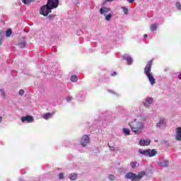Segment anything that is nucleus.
Segmentation results:
<instances>
[{"mask_svg": "<svg viewBox=\"0 0 181 181\" xmlns=\"http://www.w3.org/2000/svg\"><path fill=\"white\" fill-rule=\"evenodd\" d=\"M152 63H153L152 59L148 62V64L144 68V74H146L150 84L151 86H153L155 83H156V79H155V78L153 77V75L152 74V72H151V70H152Z\"/></svg>", "mask_w": 181, "mask_h": 181, "instance_id": "nucleus-1", "label": "nucleus"}, {"mask_svg": "<svg viewBox=\"0 0 181 181\" xmlns=\"http://www.w3.org/2000/svg\"><path fill=\"white\" fill-rule=\"evenodd\" d=\"M129 126L132 132L136 134V135H139L144 130V128H145V124L142 122H138L136 119L130 123Z\"/></svg>", "mask_w": 181, "mask_h": 181, "instance_id": "nucleus-2", "label": "nucleus"}, {"mask_svg": "<svg viewBox=\"0 0 181 181\" xmlns=\"http://www.w3.org/2000/svg\"><path fill=\"white\" fill-rule=\"evenodd\" d=\"M143 176H145V172L144 171L140 172L138 175L129 172L125 175V178L129 179L130 180L139 181L142 179Z\"/></svg>", "mask_w": 181, "mask_h": 181, "instance_id": "nucleus-3", "label": "nucleus"}, {"mask_svg": "<svg viewBox=\"0 0 181 181\" xmlns=\"http://www.w3.org/2000/svg\"><path fill=\"white\" fill-rule=\"evenodd\" d=\"M139 152L141 155H144V156H148L149 158H152L155 156L158 153V151L156 149H146V150H142V149H139Z\"/></svg>", "mask_w": 181, "mask_h": 181, "instance_id": "nucleus-4", "label": "nucleus"}, {"mask_svg": "<svg viewBox=\"0 0 181 181\" xmlns=\"http://www.w3.org/2000/svg\"><path fill=\"white\" fill-rule=\"evenodd\" d=\"M52 8H50L47 4L42 6L40 9V15L43 16H47L49 13H52Z\"/></svg>", "mask_w": 181, "mask_h": 181, "instance_id": "nucleus-5", "label": "nucleus"}, {"mask_svg": "<svg viewBox=\"0 0 181 181\" xmlns=\"http://www.w3.org/2000/svg\"><path fill=\"white\" fill-rule=\"evenodd\" d=\"M47 5L51 9H56L59 6V0H47Z\"/></svg>", "mask_w": 181, "mask_h": 181, "instance_id": "nucleus-6", "label": "nucleus"}, {"mask_svg": "<svg viewBox=\"0 0 181 181\" xmlns=\"http://www.w3.org/2000/svg\"><path fill=\"white\" fill-rule=\"evenodd\" d=\"M88 144H90V137L87 135H84L81 140V144L82 146H87Z\"/></svg>", "mask_w": 181, "mask_h": 181, "instance_id": "nucleus-7", "label": "nucleus"}, {"mask_svg": "<svg viewBox=\"0 0 181 181\" xmlns=\"http://www.w3.org/2000/svg\"><path fill=\"white\" fill-rule=\"evenodd\" d=\"M109 12H111V8H108L103 6L100 9V15H104V16H105L107 13H109Z\"/></svg>", "mask_w": 181, "mask_h": 181, "instance_id": "nucleus-8", "label": "nucleus"}, {"mask_svg": "<svg viewBox=\"0 0 181 181\" xmlns=\"http://www.w3.org/2000/svg\"><path fill=\"white\" fill-rule=\"evenodd\" d=\"M123 60H126V62H127L128 66H131L134 59H132V57H131V55L124 54L123 55Z\"/></svg>", "mask_w": 181, "mask_h": 181, "instance_id": "nucleus-9", "label": "nucleus"}, {"mask_svg": "<svg viewBox=\"0 0 181 181\" xmlns=\"http://www.w3.org/2000/svg\"><path fill=\"white\" fill-rule=\"evenodd\" d=\"M165 126H166V121L165 120V118L163 117L160 118L159 122L156 124V127L158 128L162 129V128H165Z\"/></svg>", "mask_w": 181, "mask_h": 181, "instance_id": "nucleus-10", "label": "nucleus"}, {"mask_svg": "<svg viewBox=\"0 0 181 181\" xmlns=\"http://www.w3.org/2000/svg\"><path fill=\"white\" fill-rule=\"evenodd\" d=\"M85 99L86 93L84 92V90L79 92V93L76 96V100H78V101H84Z\"/></svg>", "mask_w": 181, "mask_h": 181, "instance_id": "nucleus-11", "label": "nucleus"}, {"mask_svg": "<svg viewBox=\"0 0 181 181\" xmlns=\"http://www.w3.org/2000/svg\"><path fill=\"white\" fill-rule=\"evenodd\" d=\"M151 144V140L149 139H142L139 141V145L141 146H148Z\"/></svg>", "mask_w": 181, "mask_h": 181, "instance_id": "nucleus-12", "label": "nucleus"}, {"mask_svg": "<svg viewBox=\"0 0 181 181\" xmlns=\"http://www.w3.org/2000/svg\"><path fill=\"white\" fill-rule=\"evenodd\" d=\"M153 103V98H146L145 101L143 102V104L146 108H148V107H149V105L152 104Z\"/></svg>", "mask_w": 181, "mask_h": 181, "instance_id": "nucleus-13", "label": "nucleus"}, {"mask_svg": "<svg viewBox=\"0 0 181 181\" xmlns=\"http://www.w3.org/2000/svg\"><path fill=\"white\" fill-rule=\"evenodd\" d=\"M21 121L22 122H33V117L32 116H25V117H21Z\"/></svg>", "mask_w": 181, "mask_h": 181, "instance_id": "nucleus-14", "label": "nucleus"}, {"mask_svg": "<svg viewBox=\"0 0 181 181\" xmlns=\"http://www.w3.org/2000/svg\"><path fill=\"white\" fill-rule=\"evenodd\" d=\"M158 165L162 168H168V166H169V160H160L158 162Z\"/></svg>", "mask_w": 181, "mask_h": 181, "instance_id": "nucleus-15", "label": "nucleus"}, {"mask_svg": "<svg viewBox=\"0 0 181 181\" xmlns=\"http://www.w3.org/2000/svg\"><path fill=\"white\" fill-rule=\"evenodd\" d=\"M52 115H53L52 113L47 112L42 115V118H44V119H49L52 118Z\"/></svg>", "mask_w": 181, "mask_h": 181, "instance_id": "nucleus-16", "label": "nucleus"}, {"mask_svg": "<svg viewBox=\"0 0 181 181\" xmlns=\"http://www.w3.org/2000/svg\"><path fill=\"white\" fill-rule=\"evenodd\" d=\"M111 18H112V13H108L105 16V19L107 22H110L111 21Z\"/></svg>", "mask_w": 181, "mask_h": 181, "instance_id": "nucleus-17", "label": "nucleus"}, {"mask_svg": "<svg viewBox=\"0 0 181 181\" xmlns=\"http://www.w3.org/2000/svg\"><path fill=\"white\" fill-rule=\"evenodd\" d=\"M69 179L71 180H76V179H77V174L76 173H71L69 175Z\"/></svg>", "mask_w": 181, "mask_h": 181, "instance_id": "nucleus-18", "label": "nucleus"}, {"mask_svg": "<svg viewBox=\"0 0 181 181\" xmlns=\"http://www.w3.org/2000/svg\"><path fill=\"white\" fill-rule=\"evenodd\" d=\"M156 29H158V24L155 23V24H152L151 25V30L152 32H155V30H156Z\"/></svg>", "mask_w": 181, "mask_h": 181, "instance_id": "nucleus-19", "label": "nucleus"}, {"mask_svg": "<svg viewBox=\"0 0 181 181\" xmlns=\"http://www.w3.org/2000/svg\"><path fill=\"white\" fill-rule=\"evenodd\" d=\"M78 80V78H77V76H71V81H72V83H77Z\"/></svg>", "mask_w": 181, "mask_h": 181, "instance_id": "nucleus-20", "label": "nucleus"}, {"mask_svg": "<svg viewBox=\"0 0 181 181\" xmlns=\"http://www.w3.org/2000/svg\"><path fill=\"white\" fill-rule=\"evenodd\" d=\"M11 35H12V30L11 28H8L6 31V37H9V36H11Z\"/></svg>", "mask_w": 181, "mask_h": 181, "instance_id": "nucleus-21", "label": "nucleus"}, {"mask_svg": "<svg viewBox=\"0 0 181 181\" xmlns=\"http://www.w3.org/2000/svg\"><path fill=\"white\" fill-rule=\"evenodd\" d=\"M35 0H22L23 4L25 5H29V4H31V2H33Z\"/></svg>", "mask_w": 181, "mask_h": 181, "instance_id": "nucleus-22", "label": "nucleus"}, {"mask_svg": "<svg viewBox=\"0 0 181 181\" xmlns=\"http://www.w3.org/2000/svg\"><path fill=\"white\" fill-rule=\"evenodd\" d=\"M18 45L20 46V47L23 49V47H25L26 46V41H23V42H19Z\"/></svg>", "mask_w": 181, "mask_h": 181, "instance_id": "nucleus-23", "label": "nucleus"}, {"mask_svg": "<svg viewBox=\"0 0 181 181\" xmlns=\"http://www.w3.org/2000/svg\"><path fill=\"white\" fill-rule=\"evenodd\" d=\"M123 132H124V135H130L131 131H129V129H128L127 128H123Z\"/></svg>", "mask_w": 181, "mask_h": 181, "instance_id": "nucleus-24", "label": "nucleus"}, {"mask_svg": "<svg viewBox=\"0 0 181 181\" xmlns=\"http://www.w3.org/2000/svg\"><path fill=\"white\" fill-rule=\"evenodd\" d=\"M0 93L3 98H5V97H6V93H5V90H4V89H0Z\"/></svg>", "mask_w": 181, "mask_h": 181, "instance_id": "nucleus-25", "label": "nucleus"}, {"mask_svg": "<svg viewBox=\"0 0 181 181\" xmlns=\"http://www.w3.org/2000/svg\"><path fill=\"white\" fill-rule=\"evenodd\" d=\"M122 9L124 15H128V8L127 7L122 6Z\"/></svg>", "mask_w": 181, "mask_h": 181, "instance_id": "nucleus-26", "label": "nucleus"}, {"mask_svg": "<svg viewBox=\"0 0 181 181\" xmlns=\"http://www.w3.org/2000/svg\"><path fill=\"white\" fill-rule=\"evenodd\" d=\"M108 179H109V180H115V175H109Z\"/></svg>", "mask_w": 181, "mask_h": 181, "instance_id": "nucleus-27", "label": "nucleus"}, {"mask_svg": "<svg viewBox=\"0 0 181 181\" xmlns=\"http://www.w3.org/2000/svg\"><path fill=\"white\" fill-rule=\"evenodd\" d=\"M175 6L177 8L178 11H181V4L179 2H177L175 4Z\"/></svg>", "mask_w": 181, "mask_h": 181, "instance_id": "nucleus-28", "label": "nucleus"}, {"mask_svg": "<svg viewBox=\"0 0 181 181\" xmlns=\"http://www.w3.org/2000/svg\"><path fill=\"white\" fill-rule=\"evenodd\" d=\"M136 164H137L136 162H131V163H130V166H131L132 168H136Z\"/></svg>", "mask_w": 181, "mask_h": 181, "instance_id": "nucleus-29", "label": "nucleus"}, {"mask_svg": "<svg viewBox=\"0 0 181 181\" xmlns=\"http://www.w3.org/2000/svg\"><path fill=\"white\" fill-rule=\"evenodd\" d=\"M18 94H19V95H23L25 94V90H23V89H21L18 91Z\"/></svg>", "mask_w": 181, "mask_h": 181, "instance_id": "nucleus-30", "label": "nucleus"}, {"mask_svg": "<svg viewBox=\"0 0 181 181\" xmlns=\"http://www.w3.org/2000/svg\"><path fill=\"white\" fill-rule=\"evenodd\" d=\"M59 178L61 180L64 179V174L63 173L59 174Z\"/></svg>", "mask_w": 181, "mask_h": 181, "instance_id": "nucleus-31", "label": "nucleus"}, {"mask_svg": "<svg viewBox=\"0 0 181 181\" xmlns=\"http://www.w3.org/2000/svg\"><path fill=\"white\" fill-rule=\"evenodd\" d=\"M48 19H53L54 18V16H56L55 15H48L47 16Z\"/></svg>", "mask_w": 181, "mask_h": 181, "instance_id": "nucleus-32", "label": "nucleus"}, {"mask_svg": "<svg viewBox=\"0 0 181 181\" xmlns=\"http://www.w3.org/2000/svg\"><path fill=\"white\" fill-rule=\"evenodd\" d=\"M71 100H72L71 96H68V97L66 98V101H67L68 103H70V101H71Z\"/></svg>", "mask_w": 181, "mask_h": 181, "instance_id": "nucleus-33", "label": "nucleus"}, {"mask_svg": "<svg viewBox=\"0 0 181 181\" xmlns=\"http://www.w3.org/2000/svg\"><path fill=\"white\" fill-rule=\"evenodd\" d=\"M117 108L118 109V111H121V110H124V107H122V106H117Z\"/></svg>", "mask_w": 181, "mask_h": 181, "instance_id": "nucleus-34", "label": "nucleus"}, {"mask_svg": "<svg viewBox=\"0 0 181 181\" xmlns=\"http://www.w3.org/2000/svg\"><path fill=\"white\" fill-rule=\"evenodd\" d=\"M108 146H109L110 151H114V149H115L114 146H110V144H108Z\"/></svg>", "mask_w": 181, "mask_h": 181, "instance_id": "nucleus-35", "label": "nucleus"}, {"mask_svg": "<svg viewBox=\"0 0 181 181\" xmlns=\"http://www.w3.org/2000/svg\"><path fill=\"white\" fill-rule=\"evenodd\" d=\"M2 43V36L0 33V45Z\"/></svg>", "mask_w": 181, "mask_h": 181, "instance_id": "nucleus-36", "label": "nucleus"}, {"mask_svg": "<svg viewBox=\"0 0 181 181\" xmlns=\"http://www.w3.org/2000/svg\"><path fill=\"white\" fill-rule=\"evenodd\" d=\"M111 76H117V72L114 71L111 74Z\"/></svg>", "mask_w": 181, "mask_h": 181, "instance_id": "nucleus-37", "label": "nucleus"}, {"mask_svg": "<svg viewBox=\"0 0 181 181\" xmlns=\"http://www.w3.org/2000/svg\"><path fill=\"white\" fill-rule=\"evenodd\" d=\"M134 1H135V0H127V2H129V4H132V2H134Z\"/></svg>", "mask_w": 181, "mask_h": 181, "instance_id": "nucleus-38", "label": "nucleus"}, {"mask_svg": "<svg viewBox=\"0 0 181 181\" xmlns=\"http://www.w3.org/2000/svg\"><path fill=\"white\" fill-rule=\"evenodd\" d=\"M2 122V117H0V123Z\"/></svg>", "mask_w": 181, "mask_h": 181, "instance_id": "nucleus-39", "label": "nucleus"}, {"mask_svg": "<svg viewBox=\"0 0 181 181\" xmlns=\"http://www.w3.org/2000/svg\"><path fill=\"white\" fill-rule=\"evenodd\" d=\"M106 1H107V2H111L113 0H106Z\"/></svg>", "mask_w": 181, "mask_h": 181, "instance_id": "nucleus-40", "label": "nucleus"}, {"mask_svg": "<svg viewBox=\"0 0 181 181\" xmlns=\"http://www.w3.org/2000/svg\"><path fill=\"white\" fill-rule=\"evenodd\" d=\"M144 37H148V35L145 34Z\"/></svg>", "mask_w": 181, "mask_h": 181, "instance_id": "nucleus-41", "label": "nucleus"}, {"mask_svg": "<svg viewBox=\"0 0 181 181\" xmlns=\"http://www.w3.org/2000/svg\"><path fill=\"white\" fill-rule=\"evenodd\" d=\"M155 142H158V140H155Z\"/></svg>", "mask_w": 181, "mask_h": 181, "instance_id": "nucleus-42", "label": "nucleus"}, {"mask_svg": "<svg viewBox=\"0 0 181 181\" xmlns=\"http://www.w3.org/2000/svg\"><path fill=\"white\" fill-rule=\"evenodd\" d=\"M77 35H80V34H78V33H77Z\"/></svg>", "mask_w": 181, "mask_h": 181, "instance_id": "nucleus-43", "label": "nucleus"}]
</instances>
